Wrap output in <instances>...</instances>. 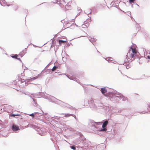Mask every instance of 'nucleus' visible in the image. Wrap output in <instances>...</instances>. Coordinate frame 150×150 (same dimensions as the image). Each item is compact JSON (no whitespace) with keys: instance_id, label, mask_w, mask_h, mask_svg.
<instances>
[{"instance_id":"nucleus-1","label":"nucleus","mask_w":150,"mask_h":150,"mask_svg":"<svg viewBox=\"0 0 150 150\" xmlns=\"http://www.w3.org/2000/svg\"><path fill=\"white\" fill-rule=\"evenodd\" d=\"M138 53L136 49L132 47H130L126 56L125 61L127 62H129L134 60Z\"/></svg>"},{"instance_id":"nucleus-2","label":"nucleus","mask_w":150,"mask_h":150,"mask_svg":"<svg viewBox=\"0 0 150 150\" xmlns=\"http://www.w3.org/2000/svg\"><path fill=\"white\" fill-rule=\"evenodd\" d=\"M12 129L13 131H16L19 129V127L15 124H13L12 127Z\"/></svg>"},{"instance_id":"nucleus-3","label":"nucleus","mask_w":150,"mask_h":150,"mask_svg":"<svg viewBox=\"0 0 150 150\" xmlns=\"http://www.w3.org/2000/svg\"><path fill=\"white\" fill-rule=\"evenodd\" d=\"M89 25V23H87L86 21L84 22V24L82 25V27L86 28L88 27Z\"/></svg>"},{"instance_id":"nucleus-4","label":"nucleus","mask_w":150,"mask_h":150,"mask_svg":"<svg viewBox=\"0 0 150 150\" xmlns=\"http://www.w3.org/2000/svg\"><path fill=\"white\" fill-rule=\"evenodd\" d=\"M59 43L60 46L62 45V43H64L65 42H67V41L66 40H59L58 41Z\"/></svg>"},{"instance_id":"nucleus-5","label":"nucleus","mask_w":150,"mask_h":150,"mask_svg":"<svg viewBox=\"0 0 150 150\" xmlns=\"http://www.w3.org/2000/svg\"><path fill=\"white\" fill-rule=\"evenodd\" d=\"M108 120H106L103 123L102 125V127L103 128H105L108 125Z\"/></svg>"},{"instance_id":"nucleus-6","label":"nucleus","mask_w":150,"mask_h":150,"mask_svg":"<svg viewBox=\"0 0 150 150\" xmlns=\"http://www.w3.org/2000/svg\"><path fill=\"white\" fill-rule=\"evenodd\" d=\"M101 91L103 94H104L107 92V90L105 88H102Z\"/></svg>"},{"instance_id":"nucleus-7","label":"nucleus","mask_w":150,"mask_h":150,"mask_svg":"<svg viewBox=\"0 0 150 150\" xmlns=\"http://www.w3.org/2000/svg\"><path fill=\"white\" fill-rule=\"evenodd\" d=\"M18 56V55L17 54H16L15 55H14L12 56V57L13 58H16V59H18L20 60V58H18L17 57Z\"/></svg>"},{"instance_id":"nucleus-8","label":"nucleus","mask_w":150,"mask_h":150,"mask_svg":"<svg viewBox=\"0 0 150 150\" xmlns=\"http://www.w3.org/2000/svg\"><path fill=\"white\" fill-rule=\"evenodd\" d=\"M61 0H55L54 2L55 3H57L58 4H59H59H61Z\"/></svg>"},{"instance_id":"nucleus-9","label":"nucleus","mask_w":150,"mask_h":150,"mask_svg":"<svg viewBox=\"0 0 150 150\" xmlns=\"http://www.w3.org/2000/svg\"><path fill=\"white\" fill-rule=\"evenodd\" d=\"M103 128L101 129L100 130V131H106L107 129L106 128Z\"/></svg>"},{"instance_id":"nucleus-10","label":"nucleus","mask_w":150,"mask_h":150,"mask_svg":"<svg viewBox=\"0 0 150 150\" xmlns=\"http://www.w3.org/2000/svg\"><path fill=\"white\" fill-rule=\"evenodd\" d=\"M70 116V115L69 114H65V117H68Z\"/></svg>"},{"instance_id":"nucleus-11","label":"nucleus","mask_w":150,"mask_h":150,"mask_svg":"<svg viewBox=\"0 0 150 150\" xmlns=\"http://www.w3.org/2000/svg\"><path fill=\"white\" fill-rule=\"evenodd\" d=\"M37 78V77H35L32 78H31V79H30V80L31 81H32L33 80H35V79H36Z\"/></svg>"},{"instance_id":"nucleus-12","label":"nucleus","mask_w":150,"mask_h":150,"mask_svg":"<svg viewBox=\"0 0 150 150\" xmlns=\"http://www.w3.org/2000/svg\"><path fill=\"white\" fill-rule=\"evenodd\" d=\"M57 67H56L54 66L52 69V71H54L55 70L57 69Z\"/></svg>"},{"instance_id":"nucleus-13","label":"nucleus","mask_w":150,"mask_h":150,"mask_svg":"<svg viewBox=\"0 0 150 150\" xmlns=\"http://www.w3.org/2000/svg\"><path fill=\"white\" fill-rule=\"evenodd\" d=\"M71 148L73 149V150H75V149H76V148L74 146H71Z\"/></svg>"},{"instance_id":"nucleus-14","label":"nucleus","mask_w":150,"mask_h":150,"mask_svg":"<svg viewBox=\"0 0 150 150\" xmlns=\"http://www.w3.org/2000/svg\"><path fill=\"white\" fill-rule=\"evenodd\" d=\"M135 0H129V1L130 3H131L132 2H133L134 1H135Z\"/></svg>"},{"instance_id":"nucleus-15","label":"nucleus","mask_w":150,"mask_h":150,"mask_svg":"<svg viewBox=\"0 0 150 150\" xmlns=\"http://www.w3.org/2000/svg\"><path fill=\"white\" fill-rule=\"evenodd\" d=\"M72 3V1H69L68 3V4L69 5H70V4H71V3Z\"/></svg>"},{"instance_id":"nucleus-16","label":"nucleus","mask_w":150,"mask_h":150,"mask_svg":"<svg viewBox=\"0 0 150 150\" xmlns=\"http://www.w3.org/2000/svg\"><path fill=\"white\" fill-rule=\"evenodd\" d=\"M30 116H32L33 117H34V115L33 114H32L30 115Z\"/></svg>"},{"instance_id":"nucleus-17","label":"nucleus","mask_w":150,"mask_h":150,"mask_svg":"<svg viewBox=\"0 0 150 150\" xmlns=\"http://www.w3.org/2000/svg\"><path fill=\"white\" fill-rule=\"evenodd\" d=\"M147 57L149 59H150V56H147Z\"/></svg>"},{"instance_id":"nucleus-18","label":"nucleus","mask_w":150,"mask_h":150,"mask_svg":"<svg viewBox=\"0 0 150 150\" xmlns=\"http://www.w3.org/2000/svg\"><path fill=\"white\" fill-rule=\"evenodd\" d=\"M149 108H150V105H149Z\"/></svg>"},{"instance_id":"nucleus-19","label":"nucleus","mask_w":150,"mask_h":150,"mask_svg":"<svg viewBox=\"0 0 150 150\" xmlns=\"http://www.w3.org/2000/svg\"><path fill=\"white\" fill-rule=\"evenodd\" d=\"M12 116H15V115H12Z\"/></svg>"}]
</instances>
